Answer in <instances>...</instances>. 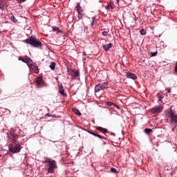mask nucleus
<instances>
[{
  "label": "nucleus",
  "mask_w": 177,
  "mask_h": 177,
  "mask_svg": "<svg viewBox=\"0 0 177 177\" xmlns=\"http://www.w3.org/2000/svg\"><path fill=\"white\" fill-rule=\"evenodd\" d=\"M44 163H47L45 165L46 169H47L48 174H54L55 169H57V162L56 160H52L50 158L46 157L44 158Z\"/></svg>",
  "instance_id": "obj_1"
},
{
  "label": "nucleus",
  "mask_w": 177,
  "mask_h": 177,
  "mask_svg": "<svg viewBox=\"0 0 177 177\" xmlns=\"http://www.w3.org/2000/svg\"><path fill=\"white\" fill-rule=\"evenodd\" d=\"M22 42L28 44L30 46H33V48H41L42 46V43L35 36H31L28 39L23 40Z\"/></svg>",
  "instance_id": "obj_2"
},
{
  "label": "nucleus",
  "mask_w": 177,
  "mask_h": 177,
  "mask_svg": "<svg viewBox=\"0 0 177 177\" xmlns=\"http://www.w3.org/2000/svg\"><path fill=\"white\" fill-rule=\"evenodd\" d=\"M165 115L167 118L171 119V124L173 125H177V115L175 114V111H172L171 109H167L165 111Z\"/></svg>",
  "instance_id": "obj_3"
},
{
  "label": "nucleus",
  "mask_w": 177,
  "mask_h": 177,
  "mask_svg": "<svg viewBox=\"0 0 177 177\" xmlns=\"http://www.w3.org/2000/svg\"><path fill=\"white\" fill-rule=\"evenodd\" d=\"M9 151L10 153H19L20 150H21V147H20V144L14 142L12 144L10 145L9 147Z\"/></svg>",
  "instance_id": "obj_4"
},
{
  "label": "nucleus",
  "mask_w": 177,
  "mask_h": 177,
  "mask_svg": "<svg viewBox=\"0 0 177 177\" xmlns=\"http://www.w3.org/2000/svg\"><path fill=\"white\" fill-rule=\"evenodd\" d=\"M162 110H164L162 105H156L149 109V113L152 114H160V113H162Z\"/></svg>",
  "instance_id": "obj_5"
},
{
  "label": "nucleus",
  "mask_w": 177,
  "mask_h": 177,
  "mask_svg": "<svg viewBox=\"0 0 177 177\" xmlns=\"http://www.w3.org/2000/svg\"><path fill=\"white\" fill-rule=\"evenodd\" d=\"M68 73L72 77V80H75L80 77V71H75V69H68Z\"/></svg>",
  "instance_id": "obj_6"
},
{
  "label": "nucleus",
  "mask_w": 177,
  "mask_h": 177,
  "mask_svg": "<svg viewBox=\"0 0 177 177\" xmlns=\"http://www.w3.org/2000/svg\"><path fill=\"white\" fill-rule=\"evenodd\" d=\"M28 66L30 70L38 73V66H37L35 62H32V60L30 61V64Z\"/></svg>",
  "instance_id": "obj_7"
},
{
  "label": "nucleus",
  "mask_w": 177,
  "mask_h": 177,
  "mask_svg": "<svg viewBox=\"0 0 177 177\" xmlns=\"http://www.w3.org/2000/svg\"><path fill=\"white\" fill-rule=\"evenodd\" d=\"M35 81L38 88H41L42 85H44V80H42V77H37L35 78Z\"/></svg>",
  "instance_id": "obj_8"
},
{
  "label": "nucleus",
  "mask_w": 177,
  "mask_h": 177,
  "mask_svg": "<svg viewBox=\"0 0 177 177\" xmlns=\"http://www.w3.org/2000/svg\"><path fill=\"white\" fill-rule=\"evenodd\" d=\"M19 60H21V62H23L24 63H26L27 66L30 64V62H31V59L30 58H24L23 57H19Z\"/></svg>",
  "instance_id": "obj_9"
},
{
  "label": "nucleus",
  "mask_w": 177,
  "mask_h": 177,
  "mask_svg": "<svg viewBox=\"0 0 177 177\" xmlns=\"http://www.w3.org/2000/svg\"><path fill=\"white\" fill-rule=\"evenodd\" d=\"M127 78H129L131 80H136L138 78V76L135 75V73H127L126 75Z\"/></svg>",
  "instance_id": "obj_10"
},
{
  "label": "nucleus",
  "mask_w": 177,
  "mask_h": 177,
  "mask_svg": "<svg viewBox=\"0 0 177 177\" xmlns=\"http://www.w3.org/2000/svg\"><path fill=\"white\" fill-rule=\"evenodd\" d=\"M96 129L97 131H100V132H102V133H109V131L107 130V129H104L102 127H96Z\"/></svg>",
  "instance_id": "obj_11"
},
{
  "label": "nucleus",
  "mask_w": 177,
  "mask_h": 177,
  "mask_svg": "<svg viewBox=\"0 0 177 177\" xmlns=\"http://www.w3.org/2000/svg\"><path fill=\"white\" fill-rule=\"evenodd\" d=\"M102 48L106 52H107L111 48H113V44L109 43L107 45H102Z\"/></svg>",
  "instance_id": "obj_12"
},
{
  "label": "nucleus",
  "mask_w": 177,
  "mask_h": 177,
  "mask_svg": "<svg viewBox=\"0 0 177 177\" xmlns=\"http://www.w3.org/2000/svg\"><path fill=\"white\" fill-rule=\"evenodd\" d=\"M100 91H103V88L102 87V85L100 84H98L95 87V92L97 93V92H100Z\"/></svg>",
  "instance_id": "obj_13"
},
{
  "label": "nucleus",
  "mask_w": 177,
  "mask_h": 177,
  "mask_svg": "<svg viewBox=\"0 0 177 177\" xmlns=\"http://www.w3.org/2000/svg\"><path fill=\"white\" fill-rule=\"evenodd\" d=\"M58 92L60 95H62V96H64L65 95L64 88H63V86L62 84L59 86Z\"/></svg>",
  "instance_id": "obj_14"
},
{
  "label": "nucleus",
  "mask_w": 177,
  "mask_h": 177,
  "mask_svg": "<svg viewBox=\"0 0 177 177\" xmlns=\"http://www.w3.org/2000/svg\"><path fill=\"white\" fill-rule=\"evenodd\" d=\"M106 106H115V108H117L118 110H120V106L118 105L113 103L112 102H106Z\"/></svg>",
  "instance_id": "obj_15"
},
{
  "label": "nucleus",
  "mask_w": 177,
  "mask_h": 177,
  "mask_svg": "<svg viewBox=\"0 0 177 177\" xmlns=\"http://www.w3.org/2000/svg\"><path fill=\"white\" fill-rule=\"evenodd\" d=\"M49 68H50V70H55V68H56V63L55 62H51L50 64Z\"/></svg>",
  "instance_id": "obj_16"
},
{
  "label": "nucleus",
  "mask_w": 177,
  "mask_h": 177,
  "mask_svg": "<svg viewBox=\"0 0 177 177\" xmlns=\"http://www.w3.org/2000/svg\"><path fill=\"white\" fill-rule=\"evenodd\" d=\"M109 8L114 9V8H115V6H114V2L110 1L109 6L106 7V9H109Z\"/></svg>",
  "instance_id": "obj_17"
},
{
  "label": "nucleus",
  "mask_w": 177,
  "mask_h": 177,
  "mask_svg": "<svg viewBox=\"0 0 177 177\" xmlns=\"http://www.w3.org/2000/svg\"><path fill=\"white\" fill-rule=\"evenodd\" d=\"M109 84L108 82H104L102 84H100L102 88V91H104V89H106L107 88V85Z\"/></svg>",
  "instance_id": "obj_18"
},
{
  "label": "nucleus",
  "mask_w": 177,
  "mask_h": 177,
  "mask_svg": "<svg viewBox=\"0 0 177 177\" xmlns=\"http://www.w3.org/2000/svg\"><path fill=\"white\" fill-rule=\"evenodd\" d=\"M53 30L56 32H62V30H60V28H59V27L53 26Z\"/></svg>",
  "instance_id": "obj_19"
},
{
  "label": "nucleus",
  "mask_w": 177,
  "mask_h": 177,
  "mask_svg": "<svg viewBox=\"0 0 177 177\" xmlns=\"http://www.w3.org/2000/svg\"><path fill=\"white\" fill-rule=\"evenodd\" d=\"M73 111L76 114V115H81V112H80V110L77 109H73Z\"/></svg>",
  "instance_id": "obj_20"
},
{
  "label": "nucleus",
  "mask_w": 177,
  "mask_h": 177,
  "mask_svg": "<svg viewBox=\"0 0 177 177\" xmlns=\"http://www.w3.org/2000/svg\"><path fill=\"white\" fill-rule=\"evenodd\" d=\"M77 12V13H81L82 12V8H81V6L77 5L76 6Z\"/></svg>",
  "instance_id": "obj_21"
},
{
  "label": "nucleus",
  "mask_w": 177,
  "mask_h": 177,
  "mask_svg": "<svg viewBox=\"0 0 177 177\" xmlns=\"http://www.w3.org/2000/svg\"><path fill=\"white\" fill-rule=\"evenodd\" d=\"M145 133H146L147 135H149V133H150V132H153V130H151V129H145L144 130Z\"/></svg>",
  "instance_id": "obj_22"
},
{
  "label": "nucleus",
  "mask_w": 177,
  "mask_h": 177,
  "mask_svg": "<svg viewBox=\"0 0 177 177\" xmlns=\"http://www.w3.org/2000/svg\"><path fill=\"white\" fill-rule=\"evenodd\" d=\"M94 136L99 138V139H106V137L100 136V134H97L96 133H95V134H94Z\"/></svg>",
  "instance_id": "obj_23"
},
{
  "label": "nucleus",
  "mask_w": 177,
  "mask_h": 177,
  "mask_svg": "<svg viewBox=\"0 0 177 177\" xmlns=\"http://www.w3.org/2000/svg\"><path fill=\"white\" fill-rule=\"evenodd\" d=\"M95 19H96L95 17H93L91 18V20H92L91 24V27H93V25L95 24Z\"/></svg>",
  "instance_id": "obj_24"
},
{
  "label": "nucleus",
  "mask_w": 177,
  "mask_h": 177,
  "mask_svg": "<svg viewBox=\"0 0 177 177\" xmlns=\"http://www.w3.org/2000/svg\"><path fill=\"white\" fill-rule=\"evenodd\" d=\"M140 32L141 35H146V30H145L143 28H142L140 30Z\"/></svg>",
  "instance_id": "obj_25"
},
{
  "label": "nucleus",
  "mask_w": 177,
  "mask_h": 177,
  "mask_svg": "<svg viewBox=\"0 0 177 177\" xmlns=\"http://www.w3.org/2000/svg\"><path fill=\"white\" fill-rule=\"evenodd\" d=\"M11 21L13 23H17V19H16V18H15V16H13V15L11 17Z\"/></svg>",
  "instance_id": "obj_26"
},
{
  "label": "nucleus",
  "mask_w": 177,
  "mask_h": 177,
  "mask_svg": "<svg viewBox=\"0 0 177 177\" xmlns=\"http://www.w3.org/2000/svg\"><path fill=\"white\" fill-rule=\"evenodd\" d=\"M77 13H78V19H79V20H81V19H82L84 15H82V12H77Z\"/></svg>",
  "instance_id": "obj_27"
},
{
  "label": "nucleus",
  "mask_w": 177,
  "mask_h": 177,
  "mask_svg": "<svg viewBox=\"0 0 177 177\" xmlns=\"http://www.w3.org/2000/svg\"><path fill=\"white\" fill-rule=\"evenodd\" d=\"M111 172H113L114 174H117V169L114 167L111 168Z\"/></svg>",
  "instance_id": "obj_28"
},
{
  "label": "nucleus",
  "mask_w": 177,
  "mask_h": 177,
  "mask_svg": "<svg viewBox=\"0 0 177 177\" xmlns=\"http://www.w3.org/2000/svg\"><path fill=\"white\" fill-rule=\"evenodd\" d=\"M102 35L104 37H107V35H109V32L108 31H103L102 32Z\"/></svg>",
  "instance_id": "obj_29"
},
{
  "label": "nucleus",
  "mask_w": 177,
  "mask_h": 177,
  "mask_svg": "<svg viewBox=\"0 0 177 177\" xmlns=\"http://www.w3.org/2000/svg\"><path fill=\"white\" fill-rule=\"evenodd\" d=\"M157 96L158 97V100L161 102V100H162V97H161V94L158 93Z\"/></svg>",
  "instance_id": "obj_30"
},
{
  "label": "nucleus",
  "mask_w": 177,
  "mask_h": 177,
  "mask_svg": "<svg viewBox=\"0 0 177 177\" xmlns=\"http://www.w3.org/2000/svg\"><path fill=\"white\" fill-rule=\"evenodd\" d=\"M2 8H3V1L0 0V9H2Z\"/></svg>",
  "instance_id": "obj_31"
},
{
  "label": "nucleus",
  "mask_w": 177,
  "mask_h": 177,
  "mask_svg": "<svg viewBox=\"0 0 177 177\" xmlns=\"http://www.w3.org/2000/svg\"><path fill=\"white\" fill-rule=\"evenodd\" d=\"M18 3H23V2H26L27 0H17Z\"/></svg>",
  "instance_id": "obj_32"
},
{
  "label": "nucleus",
  "mask_w": 177,
  "mask_h": 177,
  "mask_svg": "<svg viewBox=\"0 0 177 177\" xmlns=\"http://www.w3.org/2000/svg\"><path fill=\"white\" fill-rule=\"evenodd\" d=\"M157 53H158L157 51H156V52L151 53V55L152 57H154V56H157Z\"/></svg>",
  "instance_id": "obj_33"
},
{
  "label": "nucleus",
  "mask_w": 177,
  "mask_h": 177,
  "mask_svg": "<svg viewBox=\"0 0 177 177\" xmlns=\"http://www.w3.org/2000/svg\"><path fill=\"white\" fill-rule=\"evenodd\" d=\"M88 133H90L91 135H93V136H95L96 133H93V131H88Z\"/></svg>",
  "instance_id": "obj_34"
},
{
  "label": "nucleus",
  "mask_w": 177,
  "mask_h": 177,
  "mask_svg": "<svg viewBox=\"0 0 177 177\" xmlns=\"http://www.w3.org/2000/svg\"><path fill=\"white\" fill-rule=\"evenodd\" d=\"M166 90L167 91L168 93H171V88H166Z\"/></svg>",
  "instance_id": "obj_35"
},
{
  "label": "nucleus",
  "mask_w": 177,
  "mask_h": 177,
  "mask_svg": "<svg viewBox=\"0 0 177 177\" xmlns=\"http://www.w3.org/2000/svg\"><path fill=\"white\" fill-rule=\"evenodd\" d=\"M175 71L176 73H177V64L176 65V67H175Z\"/></svg>",
  "instance_id": "obj_36"
},
{
  "label": "nucleus",
  "mask_w": 177,
  "mask_h": 177,
  "mask_svg": "<svg viewBox=\"0 0 177 177\" xmlns=\"http://www.w3.org/2000/svg\"><path fill=\"white\" fill-rule=\"evenodd\" d=\"M111 135H113V136L115 135V133H111Z\"/></svg>",
  "instance_id": "obj_37"
},
{
  "label": "nucleus",
  "mask_w": 177,
  "mask_h": 177,
  "mask_svg": "<svg viewBox=\"0 0 177 177\" xmlns=\"http://www.w3.org/2000/svg\"><path fill=\"white\" fill-rule=\"evenodd\" d=\"M117 1V2H118L119 1L118 0H116Z\"/></svg>",
  "instance_id": "obj_38"
},
{
  "label": "nucleus",
  "mask_w": 177,
  "mask_h": 177,
  "mask_svg": "<svg viewBox=\"0 0 177 177\" xmlns=\"http://www.w3.org/2000/svg\"><path fill=\"white\" fill-rule=\"evenodd\" d=\"M0 34H1V31H0Z\"/></svg>",
  "instance_id": "obj_39"
}]
</instances>
